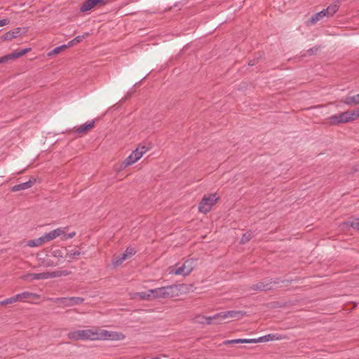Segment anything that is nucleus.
Instances as JSON below:
<instances>
[{"label": "nucleus", "mask_w": 359, "mask_h": 359, "mask_svg": "<svg viewBox=\"0 0 359 359\" xmlns=\"http://www.w3.org/2000/svg\"><path fill=\"white\" fill-rule=\"evenodd\" d=\"M68 337L73 340H110L121 341L126 336L121 332L109 331L102 329L79 330L71 332Z\"/></svg>", "instance_id": "nucleus-1"}, {"label": "nucleus", "mask_w": 359, "mask_h": 359, "mask_svg": "<svg viewBox=\"0 0 359 359\" xmlns=\"http://www.w3.org/2000/svg\"><path fill=\"white\" fill-rule=\"evenodd\" d=\"M245 311H228L218 313L212 316H198L196 318V322L199 323H205L210 325L212 323L213 320H216L217 323H220L222 320L228 318H240L245 315Z\"/></svg>", "instance_id": "nucleus-2"}, {"label": "nucleus", "mask_w": 359, "mask_h": 359, "mask_svg": "<svg viewBox=\"0 0 359 359\" xmlns=\"http://www.w3.org/2000/svg\"><path fill=\"white\" fill-rule=\"evenodd\" d=\"M69 274L68 271H46L39 273H27L22 276L24 280H45L52 278L60 277L62 276H67Z\"/></svg>", "instance_id": "nucleus-3"}, {"label": "nucleus", "mask_w": 359, "mask_h": 359, "mask_svg": "<svg viewBox=\"0 0 359 359\" xmlns=\"http://www.w3.org/2000/svg\"><path fill=\"white\" fill-rule=\"evenodd\" d=\"M339 10V5L337 4H332L327 6L325 9L313 15L309 20L311 24H315L318 21L323 19L324 17H332Z\"/></svg>", "instance_id": "nucleus-4"}, {"label": "nucleus", "mask_w": 359, "mask_h": 359, "mask_svg": "<svg viewBox=\"0 0 359 359\" xmlns=\"http://www.w3.org/2000/svg\"><path fill=\"white\" fill-rule=\"evenodd\" d=\"M195 259H190L186 260L184 264L178 266L177 269H170L169 271L170 274L172 275H182L186 276L189 275L194 269Z\"/></svg>", "instance_id": "nucleus-5"}, {"label": "nucleus", "mask_w": 359, "mask_h": 359, "mask_svg": "<svg viewBox=\"0 0 359 359\" xmlns=\"http://www.w3.org/2000/svg\"><path fill=\"white\" fill-rule=\"evenodd\" d=\"M175 289V285H169L165 287H158L149 290L151 298H165L173 296V290Z\"/></svg>", "instance_id": "nucleus-6"}, {"label": "nucleus", "mask_w": 359, "mask_h": 359, "mask_svg": "<svg viewBox=\"0 0 359 359\" xmlns=\"http://www.w3.org/2000/svg\"><path fill=\"white\" fill-rule=\"evenodd\" d=\"M218 199L219 197L216 194L205 196L199 203V211L203 213L208 212Z\"/></svg>", "instance_id": "nucleus-7"}, {"label": "nucleus", "mask_w": 359, "mask_h": 359, "mask_svg": "<svg viewBox=\"0 0 359 359\" xmlns=\"http://www.w3.org/2000/svg\"><path fill=\"white\" fill-rule=\"evenodd\" d=\"M329 120L332 124L337 125L354 121V117L353 116L352 111H346L339 114L331 116Z\"/></svg>", "instance_id": "nucleus-8"}, {"label": "nucleus", "mask_w": 359, "mask_h": 359, "mask_svg": "<svg viewBox=\"0 0 359 359\" xmlns=\"http://www.w3.org/2000/svg\"><path fill=\"white\" fill-rule=\"evenodd\" d=\"M148 149H149L146 147L137 148L125 159V165L128 166L137 162L143 156V154L148 151Z\"/></svg>", "instance_id": "nucleus-9"}, {"label": "nucleus", "mask_w": 359, "mask_h": 359, "mask_svg": "<svg viewBox=\"0 0 359 359\" xmlns=\"http://www.w3.org/2000/svg\"><path fill=\"white\" fill-rule=\"evenodd\" d=\"M68 227H59L57 229H53V231L46 233L44 235V238L46 241H50L55 239L57 237H62V235H65V233L67 231Z\"/></svg>", "instance_id": "nucleus-10"}, {"label": "nucleus", "mask_w": 359, "mask_h": 359, "mask_svg": "<svg viewBox=\"0 0 359 359\" xmlns=\"http://www.w3.org/2000/svg\"><path fill=\"white\" fill-rule=\"evenodd\" d=\"M98 4H105V0H86L81 6L82 12H86L91 10L95 5Z\"/></svg>", "instance_id": "nucleus-11"}, {"label": "nucleus", "mask_w": 359, "mask_h": 359, "mask_svg": "<svg viewBox=\"0 0 359 359\" xmlns=\"http://www.w3.org/2000/svg\"><path fill=\"white\" fill-rule=\"evenodd\" d=\"M35 182H36L35 179L29 180L27 182L21 183L19 184H16V185L12 187L11 190V191L14 192V191H22V190L28 189L31 188L34 184Z\"/></svg>", "instance_id": "nucleus-12"}, {"label": "nucleus", "mask_w": 359, "mask_h": 359, "mask_svg": "<svg viewBox=\"0 0 359 359\" xmlns=\"http://www.w3.org/2000/svg\"><path fill=\"white\" fill-rule=\"evenodd\" d=\"M36 294L33 292H23L22 293L17 294L13 297H11V300L13 303H15L18 301H22L25 299L35 297Z\"/></svg>", "instance_id": "nucleus-13"}, {"label": "nucleus", "mask_w": 359, "mask_h": 359, "mask_svg": "<svg viewBox=\"0 0 359 359\" xmlns=\"http://www.w3.org/2000/svg\"><path fill=\"white\" fill-rule=\"evenodd\" d=\"M280 335L278 334H269L260 337H258L257 339H253L254 344L258 343V342H266L270 341H274L280 339Z\"/></svg>", "instance_id": "nucleus-14"}, {"label": "nucleus", "mask_w": 359, "mask_h": 359, "mask_svg": "<svg viewBox=\"0 0 359 359\" xmlns=\"http://www.w3.org/2000/svg\"><path fill=\"white\" fill-rule=\"evenodd\" d=\"M21 31L22 29L20 27H17L12 31L7 32L1 36V39L4 41H10L20 36L22 34Z\"/></svg>", "instance_id": "nucleus-15"}, {"label": "nucleus", "mask_w": 359, "mask_h": 359, "mask_svg": "<svg viewBox=\"0 0 359 359\" xmlns=\"http://www.w3.org/2000/svg\"><path fill=\"white\" fill-rule=\"evenodd\" d=\"M45 243H47V241H46V238H44V235H43L39 238L29 240L27 243V245L30 248H35V247L41 246V245H43Z\"/></svg>", "instance_id": "nucleus-16"}, {"label": "nucleus", "mask_w": 359, "mask_h": 359, "mask_svg": "<svg viewBox=\"0 0 359 359\" xmlns=\"http://www.w3.org/2000/svg\"><path fill=\"white\" fill-rule=\"evenodd\" d=\"M93 126H94L93 121H90L89 123H86L83 124L82 126H79L76 128V132L79 134L83 133L86 132L87 130H88L89 129L92 128Z\"/></svg>", "instance_id": "nucleus-17"}, {"label": "nucleus", "mask_w": 359, "mask_h": 359, "mask_svg": "<svg viewBox=\"0 0 359 359\" xmlns=\"http://www.w3.org/2000/svg\"><path fill=\"white\" fill-rule=\"evenodd\" d=\"M254 344L253 339H236L232 340H226L224 341L225 344Z\"/></svg>", "instance_id": "nucleus-18"}, {"label": "nucleus", "mask_w": 359, "mask_h": 359, "mask_svg": "<svg viewBox=\"0 0 359 359\" xmlns=\"http://www.w3.org/2000/svg\"><path fill=\"white\" fill-rule=\"evenodd\" d=\"M83 254L82 252L79 250H75V251H68L65 255V258L69 259L71 260L76 259L79 256Z\"/></svg>", "instance_id": "nucleus-19"}, {"label": "nucleus", "mask_w": 359, "mask_h": 359, "mask_svg": "<svg viewBox=\"0 0 359 359\" xmlns=\"http://www.w3.org/2000/svg\"><path fill=\"white\" fill-rule=\"evenodd\" d=\"M139 297L143 300H149L151 297V294L149 292V290L145 292H137L134 294L133 298Z\"/></svg>", "instance_id": "nucleus-20"}, {"label": "nucleus", "mask_w": 359, "mask_h": 359, "mask_svg": "<svg viewBox=\"0 0 359 359\" xmlns=\"http://www.w3.org/2000/svg\"><path fill=\"white\" fill-rule=\"evenodd\" d=\"M344 103L347 105H351V104H358V95H355L354 96H349L347 97L345 100L344 101Z\"/></svg>", "instance_id": "nucleus-21"}, {"label": "nucleus", "mask_w": 359, "mask_h": 359, "mask_svg": "<svg viewBox=\"0 0 359 359\" xmlns=\"http://www.w3.org/2000/svg\"><path fill=\"white\" fill-rule=\"evenodd\" d=\"M126 259H127L126 255L121 254L119 256L116 257L113 260V265L115 266H118V265L121 264Z\"/></svg>", "instance_id": "nucleus-22"}, {"label": "nucleus", "mask_w": 359, "mask_h": 359, "mask_svg": "<svg viewBox=\"0 0 359 359\" xmlns=\"http://www.w3.org/2000/svg\"><path fill=\"white\" fill-rule=\"evenodd\" d=\"M65 301H70L73 306L80 304L83 302V299L81 297H69V299H65Z\"/></svg>", "instance_id": "nucleus-23"}, {"label": "nucleus", "mask_w": 359, "mask_h": 359, "mask_svg": "<svg viewBox=\"0 0 359 359\" xmlns=\"http://www.w3.org/2000/svg\"><path fill=\"white\" fill-rule=\"evenodd\" d=\"M65 299H69V297H62V298H57L56 302L63 304L65 306H72L73 304H72V302L70 301H65Z\"/></svg>", "instance_id": "nucleus-24"}, {"label": "nucleus", "mask_w": 359, "mask_h": 359, "mask_svg": "<svg viewBox=\"0 0 359 359\" xmlns=\"http://www.w3.org/2000/svg\"><path fill=\"white\" fill-rule=\"evenodd\" d=\"M252 233L251 232L244 233L241 239V243L244 244L248 242L252 238Z\"/></svg>", "instance_id": "nucleus-25"}, {"label": "nucleus", "mask_w": 359, "mask_h": 359, "mask_svg": "<svg viewBox=\"0 0 359 359\" xmlns=\"http://www.w3.org/2000/svg\"><path fill=\"white\" fill-rule=\"evenodd\" d=\"M135 250L133 249V248H127L126 250V251L123 253V255H126V258H129L131 256H133V255H135Z\"/></svg>", "instance_id": "nucleus-26"}, {"label": "nucleus", "mask_w": 359, "mask_h": 359, "mask_svg": "<svg viewBox=\"0 0 359 359\" xmlns=\"http://www.w3.org/2000/svg\"><path fill=\"white\" fill-rule=\"evenodd\" d=\"M67 46L66 45H62V46H57V47H55V48H53L51 52L49 53V55H51L52 53L53 54H57L59 53L62 49H64L65 48H66Z\"/></svg>", "instance_id": "nucleus-27"}, {"label": "nucleus", "mask_w": 359, "mask_h": 359, "mask_svg": "<svg viewBox=\"0 0 359 359\" xmlns=\"http://www.w3.org/2000/svg\"><path fill=\"white\" fill-rule=\"evenodd\" d=\"M76 235L75 231L70 232L67 233V231L65 233V235H62V240L65 241L69 238H72Z\"/></svg>", "instance_id": "nucleus-28"}, {"label": "nucleus", "mask_w": 359, "mask_h": 359, "mask_svg": "<svg viewBox=\"0 0 359 359\" xmlns=\"http://www.w3.org/2000/svg\"><path fill=\"white\" fill-rule=\"evenodd\" d=\"M52 255L56 258H63L62 252L60 250H55L52 252Z\"/></svg>", "instance_id": "nucleus-29"}, {"label": "nucleus", "mask_w": 359, "mask_h": 359, "mask_svg": "<svg viewBox=\"0 0 359 359\" xmlns=\"http://www.w3.org/2000/svg\"><path fill=\"white\" fill-rule=\"evenodd\" d=\"M351 226L355 229H359V218L355 219L351 222Z\"/></svg>", "instance_id": "nucleus-30"}, {"label": "nucleus", "mask_w": 359, "mask_h": 359, "mask_svg": "<svg viewBox=\"0 0 359 359\" xmlns=\"http://www.w3.org/2000/svg\"><path fill=\"white\" fill-rule=\"evenodd\" d=\"M27 51V49H22L21 50L20 52L17 53H14V54H12L11 55V57L12 58H16V57H18L22 55H24L26 52Z\"/></svg>", "instance_id": "nucleus-31"}, {"label": "nucleus", "mask_w": 359, "mask_h": 359, "mask_svg": "<svg viewBox=\"0 0 359 359\" xmlns=\"http://www.w3.org/2000/svg\"><path fill=\"white\" fill-rule=\"evenodd\" d=\"M83 38L84 36L83 35L77 36L72 41H70V43L73 44L74 43H79L83 40Z\"/></svg>", "instance_id": "nucleus-32"}, {"label": "nucleus", "mask_w": 359, "mask_h": 359, "mask_svg": "<svg viewBox=\"0 0 359 359\" xmlns=\"http://www.w3.org/2000/svg\"><path fill=\"white\" fill-rule=\"evenodd\" d=\"M13 304L11 297L7 298V299H4L3 301H0V305H6V304Z\"/></svg>", "instance_id": "nucleus-33"}, {"label": "nucleus", "mask_w": 359, "mask_h": 359, "mask_svg": "<svg viewBox=\"0 0 359 359\" xmlns=\"http://www.w3.org/2000/svg\"><path fill=\"white\" fill-rule=\"evenodd\" d=\"M353 116L354 117V120L359 117V107L355 110L352 111Z\"/></svg>", "instance_id": "nucleus-34"}, {"label": "nucleus", "mask_w": 359, "mask_h": 359, "mask_svg": "<svg viewBox=\"0 0 359 359\" xmlns=\"http://www.w3.org/2000/svg\"><path fill=\"white\" fill-rule=\"evenodd\" d=\"M8 22H9L8 19H1V20H0V27L5 26V25H8Z\"/></svg>", "instance_id": "nucleus-35"}, {"label": "nucleus", "mask_w": 359, "mask_h": 359, "mask_svg": "<svg viewBox=\"0 0 359 359\" xmlns=\"http://www.w3.org/2000/svg\"><path fill=\"white\" fill-rule=\"evenodd\" d=\"M9 56L5 55L0 57V63L5 62L9 59Z\"/></svg>", "instance_id": "nucleus-36"}, {"label": "nucleus", "mask_w": 359, "mask_h": 359, "mask_svg": "<svg viewBox=\"0 0 359 359\" xmlns=\"http://www.w3.org/2000/svg\"><path fill=\"white\" fill-rule=\"evenodd\" d=\"M255 289H258V290H264L266 288L265 285H257Z\"/></svg>", "instance_id": "nucleus-37"}, {"label": "nucleus", "mask_w": 359, "mask_h": 359, "mask_svg": "<svg viewBox=\"0 0 359 359\" xmlns=\"http://www.w3.org/2000/svg\"><path fill=\"white\" fill-rule=\"evenodd\" d=\"M249 65L253 66V65H255V62H252V61H250V63H249Z\"/></svg>", "instance_id": "nucleus-38"}, {"label": "nucleus", "mask_w": 359, "mask_h": 359, "mask_svg": "<svg viewBox=\"0 0 359 359\" xmlns=\"http://www.w3.org/2000/svg\"><path fill=\"white\" fill-rule=\"evenodd\" d=\"M308 51L311 53H313V48H310Z\"/></svg>", "instance_id": "nucleus-39"}]
</instances>
